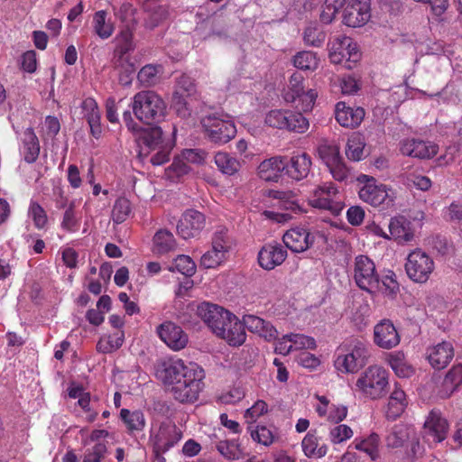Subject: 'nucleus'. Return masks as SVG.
Wrapping results in <instances>:
<instances>
[{"mask_svg":"<svg viewBox=\"0 0 462 462\" xmlns=\"http://www.w3.org/2000/svg\"><path fill=\"white\" fill-rule=\"evenodd\" d=\"M156 377L180 402H194L204 388L205 371L197 363L182 359H168L156 365Z\"/></svg>","mask_w":462,"mask_h":462,"instance_id":"f257e3e1","label":"nucleus"},{"mask_svg":"<svg viewBox=\"0 0 462 462\" xmlns=\"http://www.w3.org/2000/svg\"><path fill=\"white\" fill-rule=\"evenodd\" d=\"M371 357L367 342L350 338L341 343L333 355V367L338 374H354L365 366Z\"/></svg>","mask_w":462,"mask_h":462,"instance_id":"f03ea898","label":"nucleus"},{"mask_svg":"<svg viewBox=\"0 0 462 462\" xmlns=\"http://www.w3.org/2000/svg\"><path fill=\"white\" fill-rule=\"evenodd\" d=\"M389 374L380 365L367 366L357 377L354 391L364 398L382 399L388 392Z\"/></svg>","mask_w":462,"mask_h":462,"instance_id":"7ed1b4c3","label":"nucleus"},{"mask_svg":"<svg viewBox=\"0 0 462 462\" xmlns=\"http://www.w3.org/2000/svg\"><path fill=\"white\" fill-rule=\"evenodd\" d=\"M139 146L140 157L145 158L154 152L150 162L154 166H160L170 160L173 144L170 141L164 140L161 127H152L141 133Z\"/></svg>","mask_w":462,"mask_h":462,"instance_id":"20e7f679","label":"nucleus"},{"mask_svg":"<svg viewBox=\"0 0 462 462\" xmlns=\"http://www.w3.org/2000/svg\"><path fill=\"white\" fill-rule=\"evenodd\" d=\"M360 186L358 189L359 199L372 207L393 205L396 193L393 188L379 182L376 179L366 174H360L356 178Z\"/></svg>","mask_w":462,"mask_h":462,"instance_id":"39448f33","label":"nucleus"},{"mask_svg":"<svg viewBox=\"0 0 462 462\" xmlns=\"http://www.w3.org/2000/svg\"><path fill=\"white\" fill-rule=\"evenodd\" d=\"M132 109L138 120L150 125L163 118L166 105L163 99L154 91L143 90L134 96Z\"/></svg>","mask_w":462,"mask_h":462,"instance_id":"423d86ee","label":"nucleus"},{"mask_svg":"<svg viewBox=\"0 0 462 462\" xmlns=\"http://www.w3.org/2000/svg\"><path fill=\"white\" fill-rule=\"evenodd\" d=\"M202 129L206 136L213 143L224 144L236 134V127L229 116L209 114L201 118Z\"/></svg>","mask_w":462,"mask_h":462,"instance_id":"0eeeda50","label":"nucleus"},{"mask_svg":"<svg viewBox=\"0 0 462 462\" xmlns=\"http://www.w3.org/2000/svg\"><path fill=\"white\" fill-rule=\"evenodd\" d=\"M304 79L299 73H293L288 86L282 91V98L288 104H295V107L302 112L312 110L318 93L315 89L304 90Z\"/></svg>","mask_w":462,"mask_h":462,"instance_id":"6e6552de","label":"nucleus"},{"mask_svg":"<svg viewBox=\"0 0 462 462\" xmlns=\"http://www.w3.org/2000/svg\"><path fill=\"white\" fill-rule=\"evenodd\" d=\"M405 272L414 282L425 283L435 270L433 258L420 248L411 251L406 257Z\"/></svg>","mask_w":462,"mask_h":462,"instance_id":"1a4fd4ad","label":"nucleus"},{"mask_svg":"<svg viewBox=\"0 0 462 462\" xmlns=\"http://www.w3.org/2000/svg\"><path fill=\"white\" fill-rule=\"evenodd\" d=\"M181 439V430L172 422L152 424L151 427L149 443L156 455L169 451Z\"/></svg>","mask_w":462,"mask_h":462,"instance_id":"9d476101","label":"nucleus"},{"mask_svg":"<svg viewBox=\"0 0 462 462\" xmlns=\"http://www.w3.org/2000/svg\"><path fill=\"white\" fill-rule=\"evenodd\" d=\"M285 246L294 253H303L315 244L327 243V236L320 231H310L303 227H293L282 236Z\"/></svg>","mask_w":462,"mask_h":462,"instance_id":"9b49d317","label":"nucleus"},{"mask_svg":"<svg viewBox=\"0 0 462 462\" xmlns=\"http://www.w3.org/2000/svg\"><path fill=\"white\" fill-rule=\"evenodd\" d=\"M353 277L356 285L363 291L370 293L377 291L379 288V275L375 264L366 255H357L354 261Z\"/></svg>","mask_w":462,"mask_h":462,"instance_id":"f8f14e48","label":"nucleus"},{"mask_svg":"<svg viewBox=\"0 0 462 462\" xmlns=\"http://www.w3.org/2000/svg\"><path fill=\"white\" fill-rule=\"evenodd\" d=\"M328 57L332 63L341 64L346 62V67L351 69L352 64L359 60L361 54L356 43L350 37L340 36L329 42Z\"/></svg>","mask_w":462,"mask_h":462,"instance_id":"ddd939ff","label":"nucleus"},{"mask_svg":"<svg viewBox=\"0 0 462 462\" xmlns=\"http://www.w3.org/2000/svg\"><path fill=\"white\" fill-rule=\"evenodd\" d=\"M337 189L332 183H325L316 188L309 197V204L315 208L328 210L337 215L343 208L337 199Z\"/></svg>","mask_w":462,"mask_h":462,"instance_id":"4468645a","label":"nucleus"},{"mask_svg":"<svg viewBox=\"0 0 462 462\" xmlns=\"http://www.w3.org/2000/svg\"><path fill=\"white\" fill-rule=\"evenodd\" d=\"M133 35L129 30H124L116 36V46L114 51L113 62L116 68L127 74L134 72V64L131 60L130 51L133 50Z\"/></svg>","mask_w":462,"mask_h":462,"instance_id":"2eb2a0df","label":"nucleus"},{"mask_svg":"<svg viewBox=\"0 0 462 462\" xmlns=\"http://www.w3.org/2000/svg\"><path fill=\"white\" fill-rule=\"evenodd\" d=\"M370 5L365 0H346L343 11V23L348 27H361L370 19Z\"/></svg>","mask_w":462,"mask_h":462,"instance_id":"dca6fc26","label":"nucleus"},{"mask_svg":"<svg viewBox=\"0 0 462 462\" xmlns=\"http://www.w3.org/2000/svg\"><path fill=\"white\" fill-rule=\"evenodd\" d=\"M205 216L195 209H187L180 217L176 230L183 239H189L199 235L205 226Z\"/></svg>","mask_w":462,"mask_h":462,"instance_id":"f3484780","label":"nucleus"},{"mask_svg":"<svg viewBox=\"0 0 462 462\" xmlns=\"http://www.w3.org/2000/svg\"><path fill=\"white\" fill-rule=\"evenodd\" d=\"M287 249L281 244L273 242L265 244L258 252V263L263 270L272 271L280 266L287 258Z\"/></svg>","mask_w":462,"mask_h":462,"instance_id":"a211bd4d","label":"nucleus"},{"mask_svg":"<svg viewBox=\"0 0 462 462\" xmlns=\"http://www.w3.org/2000/svg\"><path fill=\"white\" fill-rule=\"evenodd\" d=\"M157 334L171 349L179 351L183 349L189 341L188 335L183 329L171 321H166L157 328Z\"/></svg>","mask_w":462,"mask_h":462,"instance_id":"6ab92c4d","label":"nucleus"},{"mask_svg":"<svg viewBox=\"0 0 462 462\" xmlns=\"http://www.w3.org/2000/svg\"><path fill=\"white\" fill-rule=\"evenodd\" d=\"M448 431V423L440 411H431L423 427L424 438L435 443L442 442Z\"/></svg>","mask_w":462,"mask_h":462,"instance_id":"aec40b11","label":"nucleus"},{"mask_svg":"<svg viewBox=\"0 0 462 462\" xmlns=\"http://www.w3.org/2000/svg\"><path fill=\"white\" fill-rule=\"evenodd\" d=\"M400 335L393 323L383 319L374 328V343L383 349H392L399 345Z\"/></svg>","mask_w":462,"mask_h":462,"instance_id":"412c9836","label":"nucleus"},{"mask_svg":"<svg viewBox=\"0 0 462 462\" xmlns=\"http://www.w3.org/2000/svg\"><path fill=\"white\" fill-rule=\"evenodd\" d=\"M400 152L402 155L409 157L430 159L437 154L438 146L429 141L411 138L402 141Z\"/></svg>","mask_w":462,"mask_h":462,"instance_id":"4be33fe9","label":"nucleus"},{"mask_svg":"<svg viewBox=\"0 0 462 462\" xmlns=\"http://www.w3.org/2000/svg\"><path fill=\"white\" fill-rule=\"evenodd\" d=\"M317 399L319 403L315 406V411L320 418L333 423H339L346 418L347 406L331 403L326 396L317 395Z\"/></svg>","mask_w":462,"mask_h":462,"instance_id":"5701e85b","label":"nucleus"},{"mask_svg":"<svg viewBox=\"0 0 462 462\" xmlns=\"http://www.w3.org/2000/svg\"><path fill=\"white\" fill-rule=\"evenodd\" d=\"M335 116L337 123L346 128L357 127L365 117V110L362 107H351L345 102H337L335 106Z\"/></svg>","mask_w":462,"mask_h":462,"instance_id":"b1692460","label":"nucleus"},{"mask_svg":"<svg viewBox=\"0 0 462 462\" xmlns=\"http://www.w3.org/2000/svg\"><path fill=\"white\" fill-rule=\"evenodd\" d=\"M454 357V347L451 343L443 341L427 349V359L435 369L445 368Z\"/></svg>","mask_w":462,"mask_h":462,"instance_id":"393cba45","label":"nucleus"},{"mask_svg":"<svg viewBox=\"0 0 462 462\" xmlns=\"http://www.w3.org/2000/svg\"><path fill=\"white\" fill-rule=\"evenodd\" d=\"M311 159L306 152L294 153L290 160L286 158L285 175L295 180L305 179L310 171Z\"/></svg>","mask_w":462,"mask_h":462,"instance_id":"a878e982","label":"nucleus"},{"mask_svg":"<svg viewBox=\"0 0 462 462\" xmlns=\"http://www.w3.org/2000/svg\"><path fill=\"white\" fill-rule=\"evenodd\" d=\"M286 157L273 156L263 161L258 166V176L266 181H278L285 174Z\"/></svg>","mask_w":462,"mask_h":462,"instance_id":"bb28decb","label":"nucleus"},{"mask_svg":"<svg viewBox=\"0 0 462 462\" xmlns=\"http://www.w3.org/2000/svg\"><path fill=\"white\" fill-rule=\"evenodd\" d=\"M244 329L246 328L250 332L257 334L266 341L275 340L278 337L277 329L263 319L254 315H245L242 321Z\"/></svg>","mask_w":462,"mask_h":462,"instance_id":"cd10ccee","label":"nucleus"},{"mask_svg":"<svg viewBox=\"0 0 462 462\" xmlns=\"http://www.w3.org/2000/svg\"><path fill=\"white\" fill-rule=\"evenodd\" d=\"M228 324V330L226 331L217 328V337L224 339L231 346H242L246 339V333L242 321L235 315V317H231V321Z\"/></svg>","mask_w":462,"mask_h":462,"instance_id":"c85d7f7f","label":"nucleus"},{"mask_svg":"<svg viewBox=\"0 0 462 462\" xmlns=\"http://www.w3.org/2000/svg\"><path fill=\"white\" fill-rule=\"evenodd\" d=\"M388 227L391 237L398 242H408L413 238L412 225L410 220L402 216L392 218Z\"/></svg>","mask_w":462,"mask_h":462,"instance_id":"c756f323","label":"nucleus"},{"mask_svg":"<svg viewBox=\"0 0 462 462\" xmlns=\"http://www.w3.org/2000/svg\"><path fill=\"white\" fill-rule=\"evenodd\" d=\"M407 405L408 402L404 391L395 385L388 399L385 410L386 418L396 420L403 413Z\"/></svg>","mask_w":462,"mask_h":462,"instance_id":"7c9ffc66","label":"nucleus"},{"mask_svg":"<svg viewBox=\"0 0 462 462\" xmlns=\"http://www.w3.org/2000/svg\"><path fill=\"white\" fill-rule=\"evenodd\" d=\"M22 143L20 152L23 160L28 163L34 162L40 153V144L32 128L29 127L23 132Z\"/></svg>","mask_w":462,"mask_h":462,"instance_id":"2f4dec72","label":"nucleus"},{"mask_svg":"<svg viewBox=\"0 0 462 462\" xmlns=\"http://www.w3.org/2000/svg\"><path fill=\"white\" fill-rule=\"evenodd\" d=\"M226 311V310L218 305L202 302L197 306L196 314L211 330Z\"/></svg>","mask_w":462,"mask_h":462,"instance_id":"473e14b6","label":"nucleus"},{"mask_svg":"<svg viewBox=\"0 0 462 462\" xmlns=\"http://www.w3.org/2000/svg\"><path fill=\"white\" fill-rule=\"evenodd\" d=\"M304 455L308 457L321 458L328 452V446L321 443L320 439L312 431H310L301 441Z\"/></svg>","mask_w":462,"mask_h":462,"instance_id":"72a5a7b5","label":"nucleus"},{"mask_svg":"<svg viewBox=\"0 0 462 462\" xmlns=\"http://www.w3.org/2000/svg\"><path fill=\"white\" fill-rule=\"evenodd\" d=\"M355 448L365 453L372 460H377L380 457V437L377 433H371L365 438H356L353 441Z\"/></svg>","mask_w":462,"mask_h":462,"instance_id":"f704fd0d","label":"nucleus"},{"mask_svg":"<svg viewBox=\"0 0 462 462\" xmlns=\"http://www.w3.org/2000/svg\"><path fill=\"white\" fill-rule=\"evenodd\" d=\"M177 242L173 234L167 229L158 230L152 237V251L158 254H164L175 250Z\"/></svg>","mask_w":462,"mask_h":462,"instance_id":"c9c22d12","label":"nucleus"},{"mask_svg":"<svg viewBox=\"0 0 462 462\" xmlns=\"http://www.w3.org/2000/svg\"><path fill=\"white\" fill-rule=\"evenodd\" d=\"M387 363L398 377L409 378L414 374V367L406 360L402 352L389 354Z\"/></svg>","mask_w":462,"mask_h":462,"instance_id":"e433bc0d","label":"nucleus"},{"mask_svg":"<svg viewBox=\"0 0 462 462\" xmlns=\"http://www.w3.org/2000/svg\"><path fill=\"white\" fill-rule=\"evenodd\" d=\"M92 25L94 32L103 40L108 39L115 31L111 18L108 17L107 13L104 10L97 11L94 14Z\"/></svg>","mask_w":462,"mask_h":462,"instance_id":"4c0bfd02","label":"nucleus"},{"mask_svg":"<svg viewBox=\"0 0 462 462\" xmlns=\"http://www.w3.org/2000/svg\"><path fill=\"white\" fill-rule=\"evenodd\" d=\"M120 418L125 423L128 432L143 431L146 425L145 417L143 411L139 410L130 411L122 409Z\"/></svg>","mask_w":462,"mask_h":462,"instance_id":"58836bf2","label":"nucleus"},{"mask_svg":"<svg viewBox=\"0 0 462 462\" xmlns=\"http://www.w3.org/2000/svg\"><path fill=\"white\" fill-rule=\"evenodd\" d=\"M413 430L404 424H397L393 427L389 434L386 436V445L388 448H395L402 447L410 439Z\"/></svg>","mask_w":462,"mask_h":462,"instance_id":"ea45409f","label":"nucleus"},{"mask_svg":"<svg viewBox=\"0 0 462 462\" xmlns=\"http://www.w3.org/2000/svg\"><path fill=\"white\" fill-rule=\"evenodd\" d=\"M75 201L72 200L69 203L68 208L65 209L62 219L60 222V228L67 233H76L79 231L81 222V217L75 209Z\"/></svg>","mask_w":462,"mask_h":462,"instance_id":"a19ab883","label":"nucleus"},{"mask_svg":"<svg viewBox=\"0 0 462 462\" xmlns=\"http://www.w3.org/2000/svg\"><path fill=\"white\" fill-rule=\"evenodd\" d=\"M294 67L305 71H314L318 69L319 59L310 51H302L296 53L292 59Z\"/></svg>","mask_w":462,"mask_h":462,"instance_id":"79ce46f5","label":"nucleus"},{"mask_svg":"<svg viewBox=\"0 0 462 462\" xmlns=\"http://www.w3.org/2000/svg\"><path fill=\"white\" fill-rule=\"evenodd\" d=\"M163 73V68L159 64H147L138 72V81L146 87H151L159 82L161 75Z\"/></svg>","mask_w":462,"mask_h":462,"instance_id":"37998d69","label":"nucleus"},{"mask_svg":"<svg viewBox=\"0 0 462 462\" xmlns=\"http://www.w3.org/2000/svg\"><path fill=\"white\" fill-rule=\"evenodd\" d=\"M214 161L217 169L226 175H234L240 169L239 161L224 152H217Z\"/></svg>","mask_w":462,"mask_h":462,"instance_id":"c03bdc74","label":"nucleus"},{"mask_svg":"<svg viewBox=\"0 0 462 462\" xmlns=\"http://www.w3.org/2000/svg\"><path fill=\"white\" fill-rule=\"evenodd\" d=\"M365 139L360 134H352L346 143V154L349 160L359 162L364 158Z\"/></svg>","mask_w":462,"mask_h":462,"instance_id":"a18cd8bd","label":"nucleus"},{"mask_svg":"<svg viewBox=\"0 0 462 462\" xmlns=\"http://www.w3.org/2000/svg\"><path fill=\"white\" fill-rule=\"evenodd\" d=\"M289 110L276 108L265 114L264 124L272 128L287 130Z\"/></svg>","mask_w":462,"mask_h":462,"instance_id":"49530a36","label":"nucleus"},{"mask_svg":"<svg viewBox=\"0 0 462 462\" xmlns=\"http://www.w3.org/2000/svg\"><path fill=\"white\" fill-rule=\"evenodd\" d=\"M123 331H116L106 337H103L97 344V349L101 353H112L117 350L124 343Z\"/></svg>","mask_w":462,"mask_h":462,"instance_id":"de8ad7c7","label":"nucleus"},{"mask_svg":"<svg viewBox=\"0 0 462 462\" xmlns=\"http://www.w3.org/2000/svg\"><path fill=\"white\" fill-rule=\"evenodd\" d=\"M169 271L179 272L187 277H191L196 272V263L190 256L180 254L174 259L173 264L169 267Z\"/></svg>","mask_w":462,"mask_h":462,"instance_id":"09e8293b","label":"nucleus"},{"mask_svg":"<svg viewBox=\"0 0 462 462\" xmlns=\"http://www.w3.org/2000/svg\"><path fill=\"white\" fill-rule=\"evenodd\" d=\"M28 217L35 228L44 229L48 224V216L44 208L36 201L32 200L28 208Z\"/></svg>","mask_w":462,"mask_h":462,"instance_id":"8fccbe9b","label":"nucleus"},{"mask_svg":"<svg viewBox=\"0 0 462 462\" xmlns=\"http://www.w3.org/2000/svg\"><path fill=\"white\" fill-rule=\"evenodd\" d=\"M319 155L327 167L333 165L341 158L339 147L336 143H323L319 146Z\"/></svg>","mask_w":462,"mask_h":462,"instance_id":"3c124183","label":"nucleus"},{"mask_svg":"<svg viewBox=\"0 0 462 462\" xmlns=\"http://www.w3.org/2000/svg\"><path fill=\"white\" fill-rule=\"evenodd\" d=\"M287 130L298 134H303L310 127L309 120L300 112H292L289 110Z\"/></svg>","mask_w":462,"mask_h":462,"instance_id":"603ef678","label":"nucleus"},{"mask_svg":"<svg viewBox=\"0 0 462 462\" xmlns=\"http://www.w3.org/2000/svg\"><path fill=\"white\" fill-rule=\"evenodd\" d=\"M131 212V203L129 199L125 197L118 198L112 209V218L114 222L120 224L123 223Z\"/></svg>","mask_w":462,"mask_h":462,"instance_id":"864d4df0","label":"nucleus"},{"mask_svg":"<svg viewBox=\"0 0 462 462\" xmlns=\"http://www.w3.org/2000/svg\"><path fill=\"white\" fill-rule=\"evenodd\" d=\"M248 430L251 438L263 446H270L274 441L275 436L273 430L266 426L258 425L254 430L252 427H249Z\"/></svg>","mask_w":462,"mask_h":462,"instance_id":"5fc2aeb1","label":"nucleus"},{"mask_svg":"<svg viewBox=\"0 0 462 462\" xmlns=\"http://www.w3.org/2000/svg\"><path fill=\"white\" fill-rule=\"evenodd\" d=\"M293 351L315 350L317 342L314 337L300 333H290Z\"/></svg>","mask_w":462,"mask_h":462,"instance_id":"6e6d98bb","label":"nucleus"},{"mask_svg":"<svg viewBox=\"0 0 462 462\" xmlns=\"http://www.w3.org/2000/svg\"><path fill=\"white\" fill-rule=\"evenodd\" d=\"M462 383V365H454L446 374L443 385L450 395Z\"/></svg>","mask_w":462,"mask_h":462,"instance_id":"4d7b16f0","label":"nucleus"},{"mask_svg":"<svg viewBox=\"0 0 462 462\" xmlns=\"http://www.w3.org/2000/svg\"><path fill=\"white\" fill-rule=\"evenodd\" d=\"M354 435L353 430L346 424H338L330 428L328 439L333 444H341L350 439Z\"/></svg>","mask_w":462,"mask_h":462,"instance_id":"13d9d810","label":"nucleus"},{"mask_svg":"<svg viewBox=\"0 0 462 462\" xmlns=\"http://www.w3.org/2000/svg\"><path fill=\"white\" fill-rule=\"evenodd\" d=\"M346 0H325L320 20L324 23H330L336 17L339 8L345 5Z\"/></svg>","mask_w":462,"mask_h":462,"instance_id":"bf43d9fd","label":"nucleus"},{"mask_svg":"<svg viewBox=\"0 0 462 462\" xmlns=\"http://www.w3.org/2000/svg\"><path fill=\"white\" fill-rule=\"evenodd\" d=\"M325 32L317 25L308 26L303 33V40L307 45L319 47L325 42Z\"/></svg>","mask_w":462,"mask_h":462,"instance_id":"052dcab7","label":"nucleus"},{"mask_svg":"<svg viewBox=\"0 0 462 462\" xmlns=\"http://www.w3.org/2000/svg\"><path fill=\"white\" fill-rule=\"evenodd\" d=\"M217 451L230 460L238 459L241 455L239 445L234 440H223L217 444Z\"/></svg>","mask_w":462,"mask_h":462,"instance_id":"680f3d73","label":"nucleus"},{"mask_svg":"<svg viewBox=\"0 0 462 462\" xmlns=\"http://www.w3.org/2000/svg\"><path fill=\"white\" fill-rule=\"evenodd\" d=\"M190 170V166L182 158V155L180 154L178 157L174 158L172 163L166 170V174L170 179H173L175 177L179 178L188 174Z\"/></svg>","mask_w":462,"mask_h":462,"instance_id":"e2e57ef3","label":"nucleus"},{"mask_svg":"<svg viewBox=\"0 0 462 462\" xmlns=\"http://www.w3.org/2000/svg\"><path fill=\"white\" fill-rule=\"evenodd\" d=\"M267 411V403L263 400H258L250 408L245 410L244 418L247 423L253 424Z\"/></svg>","mask_w":462,"mask_h":462,"instance_id":"0e129e2a","label":"nucleus"},{"mask_svg":"<svg viewBox=\"0 0 462 462\" xmlns=\"http://www.w3.org/2000/svg\"><path fill=\"white\" fill-rule=\"evenodd\" d=\"M377 291H381L383 293L392 296L397 293L399 291V283L396 281V276L393 272H388L382 281H379V288Z\"/></svg>","mask_w":462,"mask_h":462,"instance_id":"69168bd1","label":"nucleus"},{"mask_svg":"<svg viewBox=\"0 0 462 462\" xmlns=\"http://www.w3.org/2000/svg\"><path fill=\"white\" fill-rule=\"evenodd\" d=\"M81 108L84 114V117L87 119L88 123L101 119V114L97 103L94 98H85L81 104Z\"/></svg>","mask_w":462,"mask_h":462,"instance_id":"338daca9","label":"nucleus"},{"mask_svg":"<svg viewBox=\"0 0 462 462\" xmlns=\"http://www.w3.org/2000/svg\"><path fill=\"white\" fill-rule=\"evenodd\" d=\"M106 452V446L105 443H96L92 448L86 450L82 462H100Z\"/></svg>","mask_w":462,"mask_h":462,"instance_id":"774afa93","label":"nucleus"}]
</instances>
